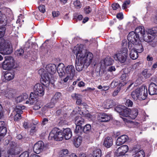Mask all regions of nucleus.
<instances>
[{
	"label": "nucleus",
	"instance_id": "1",
	"mask_svg": "<svg viewBox=\"0 0 157 157\" xmlns=\"http://www.w3.org/2000/svg\"><path fill=\"white\" fill-rule=\"evenodd\" d=\"M38 73L41 78L40 79L41 83L36 84L34 87V92L31 93L34 94V96H36L37 98L38 95L41 96L44 95V86H47L50 83L52 84L54 83L52 80H50L49 76L47 74H45L43 69H40L38 71Z\"/></svg>",
	"mask_w": 157,
	"mask_h": 157
},
{
	"label": "nucleus",
	"instance_id": "2",
	"mask_svg": "<svg viewBox=\"0 0 157 157\" xmlns=\"http://www.w3.org/2000/svg\"><path fill=\"white\" fill-rule=\"evenodd\" d=\"M57 71L60 76H65L66 75H67L69 76L74 77L75 70L73 65H68L65 68L64 64L61 63L58 64Z\"/></svg>",
	"mask_w": 157,
	"mask_h": 157
},
{
	"label": "nucleus",
	"instance_id": "3",
	"mask_svg": "<svg viewBox=\"0 0 157 157\" xmlns=\"http://www.w3.org/2000/svg\"><path fill=\"white\" fill-rule=\"evenodd\" d=\"M73 52L75 55H80L79 57L82 58V60L86 64L87 66H89L91 63L93 58V55L90 52H84V53L78 46L74 48Z\"/></svg>",
	"mask_w": 157,
	"mask_h": 157
},
{
	"label": "nucleus",
	"instance_id": "4",
	"mask_svg": "<svg viewBox=\"0 0 157 157\" xmlns=\"http://www.w3.org/2000/svg\"><path fill=\"white\" fill-rule=\"evenodd\" d=\"M5 34V32L0 31V53L3 55L10 54V44L6 42L2 38Z\"/></svg>",
	"mask_w": 157,
	"mask_h": 157
},
{
	"label": "nucleus",
	"instance_id": "5",
	"mask_svg": "<svg viewBox=\"0 0 157 157\" xmlns=\"http://www.w3.org/2000/svg\"><path fill=\"white\" fill-rule=\"evenodd\" d=\"M63 138L62 131L57 128H53L49 133V140H54L56 141H61Z\"/></svg>",
	"mask_w": 157,
	"mask_h": 157
},
{
	"label": "nucleus",
	"instance_id": "6",
	"mask_svg": "<svg viewBox=\"0 0 157 157\" xmlns=\"http://www.w3.org/2000/svg\"><path fill=\"white\" fill-rule=\"evenodd\" d=\"M128 49L126 48H122L120 51L114 55L115 60H118L121 63L126 61L128 55Z\"/></svg>",
	"mask_w": 157,
	"mask_h": 157
},
{
	"label": "nucleus",
	"instance_id": "7",
	"mask_svg": "<svg viewBox=\"0 0 157 157\" xmlns=\"http://www.w3.org/2000/svg\"><path fill=\"white\" fill-rule=\"evenodd\" d=\"M19 150V145L16 140L10 142V157H17V155L20 152Z\"/></svg>",
	"mask_w": 157,
	"mask_h": 157
},
{
	"label": "nucleus",
	"instance_id": "8",
	"mask_svg": "<svg viewBox=\"0 0 157 157\" xmlns=\"http://www.w3.org/2000/svg\"><path fill=\"white\" fill-rule=\"evenodd\" d=\"M76 59L75 61V68L78 71H80L82 70L85 66L87 67L88 66H86V64L82 59V58L79 57L80 55H76Z\"/></svg>",
	"mask_w": 157,
	"mask_h": 157
},
{
	"label": "nucleus",
	"instance_id": "9",
	"mask_svg": "<svg viewBox=\"0 0 157 157\" xmlns=\"http://www.w3.org/2000/svg\"><path fill=\"white\" fill-rule=\"evenodd\" d=\"M45 68L48 73L45 71L43 69H43L45 74H47L49 76L50 80H52L51 79L52 75H53L56 72L57 68L55 64H49L46 65Z\"/></svg>",
	"mask_w": 157,
	"mask_h": 157
},
{
	"label": "nucleus",
	"instance_id": "10",
	"mask_svg": "<svg viewBox=\"0 0 157 157\" xmlns=\"http://www.w3.org/2000/svg\"><path fill=\"white\" fill-rule=\"evenodd\" d=\"M137 35L133 31L129 33L127 36V39L128 41L132 44L133 45H136L138 44V42L140 40V37Z\"/></svg>",
	"mask_w": 157,
	"mask_h": 157
},
{
	"label": "nucleus",
	"instance_id": "11",
	"mask_svg": "<svg viewBox=\"0 0 157 157\" xmlns=\"http://www.w3.org/2000/svg\"><path fill=\"white\" fill-rule=\"evenodd\" d=\"M44 148V142L41 141H39L35 144L33 147V151L37 154L40 153L43 150Z\"/></svg>",
	"mask_w": 157,
	"mask_h": 157
},
{
	"label": "nucleus",
	"instance_id": "12",
	"mask_svg": "<svg viewBox=\"0 0 157 157\" xmlns=\"http://www.w3.org/2000/svg\"><path fill=\"white\" fill-rule=\"evenodd\" d=\"M128 150V147L126 145H122L116 151V155L117 156L124 155Z\"/></svg>",
	"mask_w": 157,
	"mask_h": 157
},
{
	"label": "nucleus",
	"instance_id": "13",
	"mask_svg": "<svg viewBox=\"0 0 157 157\" xmlns=\"http://www.w3.org/2000/svg\"><path fill=\"white\" fill-rule=\"evenodd\" d=\"M18 66V64L15 62L13 58L10 56V74L12 75V76L10 75V80L14 78V72L15 71V70H16L15 69L14 70H13L11 68L15 69Z\"/></svg>",
	"mask_w": 157,
	"mask_h": 157
},
{
	"label": "nucleus",
	"instance_id": "14",
	"mask_svg": "<svg viewBox=\"0 0 157 157\" xmlns=\"http://www.w3.org/2000/svg\"><path fill=\"white\" fill-rule=\"evenodd\" d=\"M116 110L117 111L119 112L121 115L122 116L127 117L130 115V113L131 112V110L128 108L125 107L124 109H120L119 107L116 108Z\"/></svg>",
	"mask_w": 157,
	"mask_h": 157
},
{
	"label": "nucleus",
	"instance_id": "15",
	"mask_svg": "<svg viewBox=\"0 0 157 157\" xmlns=\"http://www.w3.org/2000/svg\"><path fill=\"white\" fill-rule=\"evenodd\" d=\"M99 120L100 122H107L112 118L111 115L109 114L103 113L100 114L99 115Z\"/></svg>",
	"mask_w": 157,
	"mask_h": 157
},
{
	"label": "nucleus",
	"instance_id": "16",
	"mask_svg": "<svg viewBox=\"0 0 157 157\" xmlns=\"http://www.w3.org/2000/svg\"><path fill=\"white\" fill-rule=\"evenodd\" d=\"M143 89H136L135 90L132 91L131 94V96L132 98L134 100H137L138 99L139 100H141V98L140 97V92H142L143 90Z\"/></svg>",
	"mask_w": 157,
	"mask_h": 157
},
{
	"label": "nucleus",
	"instance_id": "17",
	"mask_svg": "<svg viewBox=\"0 0 157 157\" xmlns=\"http://www.w3.org/2000/svg\"><path fill=\"white\" fill-rule=\"evenodd\" d=\"M148 91L150 95L157 94V85L154 83H151L149 85Z\"/></svg>",
	"mask_w": 157,
	"mask_h": 157
},
{
	"label": "nucleus",
	"instance_id": "18",
	"mask_svg": "<svg viewBox=\"0 0 157 157\" xmlns=\"http://www.w3.org/2000/svg\"><path fill=\"white\" fill-rule=\"evenodd\" d=\"M2 67L3 69L10 71V56L5 57V60L2 64Z\"/></svg>",
	"mask_w": 157,
	"mask_h": 157
},
{
	"label": "nucleus",
	"instance_id": "19",
	"mask_svg": "<svg viewBox=\"0 0 157 157\" xmlns=\"http://www.w3.org/2000/svg\"><path fill=\"white\" fill-rule=\"evenodd\" d=\"M128 139V137L126 135H123L120 136L117 139L116 144L120 146L124 144Z\"/></svg>",
	"mask_w": 157,
	"mask_h": 157
},
{
	"label": "nucleus",
	"instance_id": "20",
	"mask_svg": "<svg viewBox=\"0 0 157 157\" xmlns=\"http://www.w3.org/2000/svg\"><path fill=\"white\" fill-rule=\"evenodd\" d=\"M133 157H144L145 153L143 150L139 151L138 148L134 149L132 150Z\"/></svg>",
	"mask_w": 157,
	"mask_h": 157
},
{
	"label": "nucleus",
	"instance_id": "21",
	"mask_svg": "<svg viewBox=\"0 0 157 157\" xmlns=\"http://www.w3.org/2000/svg\"><path fill=\"white\" fill-rule=\"evenodd\" d=\"M7 131V128L5 126V122L0 121V136L3 137L6 134Z\"/></svg>",
	"mask_w": 157,
	"mask_h": 157
},
{
	"label": "nucleus",
	"instance_id": "22",
	"mask_svg": "<svg viewBox=\"0 0 157 157\" xmlns=\"http://www.w3.org/2000/svg\"><path fill=\"white\" fill-rule=\"evenodd\" d=\"M143 89L142 92H140V97L142 98L141 100H143L145 99L147 95V87L144 85L142 86L138 89Z\"/></svg>",
	"mask_w": 157,
	"mask_h": 157
},
{
	"label": "nucleus",
	"instance_id": "23",
	"mask_svg": "<svg viewBox=\"0 0 157 157\" xmlns=\"http://www.w3.org/2000/svg\"><path fill=\"white\" fill-rule=\"evenodd\" d=\"M62 134L63 135V137L67 140L70 139L72 136V132L70 128L64 129L62 132Z\"/></svg>",
	"mask_w": 157,
	"mask_h": 157
},
{
	"label": "nucleus",
	"instance_id": "24",
	"mask_svg": "<svg viewBox=\"0 0 157 157\" xmlns=\"http://www.w3.org/2000/svg\"><path fill=\"white\" fill-rule=\"evenodd\" d=\"M37 100V98L34 96V94L31 93L29 100L26 101V103H29L31 105H33L35 104Z\"/></svg>",
	"mask_w": 157,
	"mask_h": 157
},
{
	"label": "nucleus",
	"instance_id": "25",
	"mask_svg": "<svg viewBox=\"0 0 157 157\" xmlns=\"http://www.w3.org/2000/svg\"><path fill=\"white\" fill-rule=\"evenodd\" d=\"M136 34H137L139 36V37L140 36H143L145 33V30L143 26H139L137 27L135 30V32Z\"/></svg>",
	"mask_w": 157,
	"mask_h": 157
},
{
	"label": "nucleus",
	"instance_id": "26",
	"mask_svg": "<svg viewBox=\"0 0 157 157\" xmlns=\"http://www.w3.org/2000/svg\"><path fill=\"white\" fill-rule=\"evenodd\" d=\"M113 141L112 138L110 137H107L105 138L103 145L107 148L110 147L113 144Z\"/></svg>",
	"mask_w": 157,
	"mask_h": 157
},
{
	"label": "nucleus",
	"instance_id": "27",
	"mask_svg": "<svg viewBox=\"0 0 157 157\" xmlns=\"http://www.w3.org/2000/svg\"><path fill=\"white\" fill-rule=\"evenodd\" d=\"M143 39L144 41L148 43L151 42L154 40V37L152 34L148 33L147 34H144L143 36Z\"/></svg>",
	"mask_w": 157,
	"mask_h": 157
},
{
	"label": "nucleus",
	"instance_id": "28",
	"mask_svg": "<svg viewBox=\"0 0 157 157\" xmlns=\"http://www.w3.org/2000/svg\"><path fill=\"white\" fill-rule=\"evenodd\" d=\"M113 101L112 100H107L105 102L104 108L105 109H109L111 108L114 105Z\"/></svg>",
	"mask_w": 157,
	"mask_h": 157
},
{
	"label": "nucleus",
	"instance_id": "29",
	"mask_svg": "<svg viewBox=\"0 0 157 157\" xmlns=\"http://www.w3.org/2000/svg\"><path fill=\"white\" fill-rule=\"evenodd\" d=\"M138 53L135 49H132L129 54L130 57L132 59H136L138 56Z\"/></svg>",
	"mask_w": 157,
	"mask_h": 157
},
{
	"label": "nucleus",
	"instance_id": "30",
	"mask_svg": "<svg viewBox=\"0 0 157 157\" xmlns=\"http://www.w3.org/2000/svg\"><path fill=\"white\" fill-rule=\"evenodd\" d=\"M28 97V95L26 93L23 94L21 96L16 98V101L17 102H20L27 99Z\"/></svg>",
	"mask_w": 157,
	"mask_h": 157
},
{
	"label": "nucleus",
	"instance_id": "31",
	"mask_svg": "<svg viewBox=\"0 0 157 157\" xmlns=\"http://www.w3.org/2000/svg\"><path fill=\"white\" fill-rule=\"evenodd\" d=\"M75 124L76 125L82 126L84 124V121L81 117H76L75 118Z\"/></svg>",
	"mask_w": 157,
	"mask_h": 157
},
{
	"label": "nucleus",
	"instance_id": "32",
	"mask_svg": "<svg viewBox=\"0 0 157 157\" xmlns=\"http://www.w3.org/2000/svg\"><path fill=\"white\" fill-rule=\"evenodd\" d=\"M131 113L129 117L132 119H135L138 114V109L137 108H134L132 110V111H131Z\"/></svg>",
	"mask_w": 157,
	"mask_h": 157
},
{
	"label": "nucleus",
	"instance_id": "33",
	"mask_svg": "<svg viewBox=\"0 0 157 157\" xmlns=\"http://www.w3.org/2000/svg\"><path fill=\"white\" fill-rule=\"evenodd\" d=\"M83 132L86 134H88L92 132L91 125L90 124L85 125L83 128Z\"/></svg>",
	"mask_w": 157,
	"mask_h": 157
},
{
	"label": "nucleus",
	"instance_id": "34",
	"mask_svg": "<svg viewBox=\"0 0 157 157\" xmlns=\"http://www.w3.org/2000/svg\"><path fill=\"white\" fill-rule=\"evenodd\" d=\"M104 62L105 66H110L114 62L113 60L110 57H106L104 59Z\"/></svg>",
	"mask_w": 157,
	"mask_h": 157
},
{
	"label": "nucleus",
	"instance_id": "35",
	"mask_svg": "<svg viewBox=\"0 0 157 157\" xmlns=\"http://www.w3.org/2000/svg\"><path fill=\"white\" fill-rule=\"evenodd\" d=\"M4 73V78H3V82H7L10 81V71H7Z\"/></svg>",
	"mask_w": 157,
	"mask_h": 157
},
{
	"label": "nucleus",
	"instance_id": "36",
	"mask_svg": "<svg viewBox=\"0 0 157 157\" xmlns=\"http://www.w3.org/2000/svg\"><path fill=\"white\" fill-rule=\"evenodd\" d=\"M82 141V137L78 136L77 138L74 139V144L76 147H78L81 144Z\"/></svg>",
	"mask_w": 157,
	"mask_h": 157
},
{
	"label": "nucleus",
	"instance_id": "37",
	"mask_svg": "<svg viewBox=\"0 0 157 157\" xmlns=\"http://www.w3.org/2000/svg\"><path fill=\"white\" fill-rule=\"evenodd\" d=\"M83 128L82 126L78 125H76L75 129V130L74 132L76 134H78V135H80L82 134L83 132Z\"/></svg>",
	"mask_w": 157,
	"mask_h": 157
},
{
	"label": "nucleus",
	"instance_id": "38",
	"mask_svg": "<svg viewBox=\"0 0 157 157\" xmlns=\"http://www.w3.org/2000/svg\"><path fill=\"white\" fill-rule=\"evenodd\" d=\"M68 153L67 149H63L59 152V157H66L68 155Z\"/></svg>",
	"mask_w": 157,
	"mask_h": 157
},
{
	"label": "nucleus",
	"instance_id": "39",
	"mask_svg": "<svg viewBox=\"0 0 157 157\" xmlns=\"http://www.w3.org/2000/svg\"><path fill=\"white\" fill-rule=\"evenodd\" d=\"M142 75L146 78H149L151 75L149 70L145 69L142 72Z\"/></svg>",
	"mask_w": 157,
	"mask_h": 157
},
{
	"label": "nucleus",
	"instance_id": "40",
	"mask_svg": "<svg viewBox=\"0 0 157 157\" xmlns=\"http://www.w3.org/2000/svg\"><path fill=\"white\" fill-rule=\"evenodd\" d=\"M135 48H134L139 53L142 52L144 50L142 44H137Z\"/></svg>",
	"mask_w": 157,
	"mask_h": 157
},
{
	"label": "nucleus",
	"instance_id": "41",
	"mask_svg": "<svg viewBox=\"0 0 157 157\" xmlns=\"http://www.w3.org/2000/svg\"><path fill=\"white\" fill-rule=\"evenodd\" d=\"M24 106H16L14 109V111L17 114H20V115L23 113L22 109H24Z\"/></svg>",
	"mask_w": 157,
	"mask_h": 157
},
{
	"label": "nucleus",
	"instance_id": "42",
	"mask_svg": "<svg viewBox=\"0 0 157 157\" xmlns=\"http://www.w3.org/2000/svg\"><path fill=\"white\" fill-rule=\"evenodd\" d=\"M101 152L100 149H97L94 151L93 157H101Z\"/></svg>",
	"mask_w": 157,
	"mask_h": 157
},
{
	"label": "nucleus",
	"instance_id": "43",
	"mask_svg": "<svg viewBox=\"0 0 157 157\" xmlns=\"http://www.w3.org/2000/svg\"><path fill=\"white\" fill-rule=\"evenodd\" d=\"M71 97L73 99H75L76 100L78 99H82V96L80 94H74L71 95Z\"/></svg>",
	"mask_w": 157,
	"mask_h": 157
},
{
	"label": "nucleus",
	"instance_id": "44",
	"mask_svg": "<svg viewBox=\"0 0 157 157\" xmlns=\"http://www.w3.org/2000/svg\"><path fill=\"white\" fill-rule=\"evenodd\" d=\"M73 19L76 20L77 21L78 20L80 21L83 18V16L81 15H78L77 13L74 14Z\"/></svg>",
	"mask_w": 157,
	"mask_h": 157
},
{
	"label": "nucleus",
	"instance_id": "45",
	"mask_svg": "<svg viewBox=\"0 0 157 157\" xmlns=\"http://www.w3.org/2000/svg\"><path fill=\"white\" fill-rule=\"evenodd\" d=\"M147 33L151 34L157 33V27H154L148 30Z\"/></svg>",
	"mask_w": 157,
	"mask_h": 157
},
{
	"label": "nucleus",
	"instance_id": "46",
	"mask_svg": "<svg viewBox=\"0 0 157 157\" xmlns=\"http://www.w3.org/2000/svg\"><path fill=\"white\" fill-rule=\"evenodd\" d=\"M24 52V51L23 49H20L17 50L15 52V55L17 56H21L23 55Z\"/></svg>",
	"mask_w": 157,
	"mask_h": 157
},
{
	"label": "nucleus",
	"instance_id": "47",
	"mask_svg": "<svg viewBox=\"0 0 157 157\" xmlns=\"http://www.w3.org/2000/svg\"><path fill=\"white\" fill-rule=\"evenodd\" d=\"M126 106L128 107H132L133 105V102L129 99H127L125 103Z\"/></svg>",
	"mask_w": 157,
	"mask_h": 157
},
{
	"label": "nucleus",
	"instance_id": "48",
	"mask_svg": "<svg viewBox=\"0 0 157 157\" xmlns=\"http://www.w3.org/2000/svg\"><path fill=\"white\" fill-rule=\"evenodd\" d=\"M38 128L36 125H34L32 127L30 131V132L31 133H34L35 132L38 130Z\"/></svg>",
	"mask_w": 157,
	"mask_h": 157
},
{
	"label": "nucleus",
	"instance_id": "49",
	"mask_svg": "<svg viewBox=\"0 0 157 157\" xmlns=\"http://www.w3.org/2000/svg\"><path fill=\"white\" fill-rule=\"evenodd\" d=\"M119 82L118 81H113L111 84V86L112 88H114L119 84Z\"/></svg>",
	"mask_w": 157,
	"mask_h": 157
},
{
	"label": "nucleus",
	"instance_id": "50",
	"mask_svg": "<svg viewBox=\"0 0 157 157\" xmlns=\"http://www.w3.org/2000/svg\"><path fill=\"white\" fill-rule=\"evenodd\" d=\"M39 10L41 12L44 13L45 11V6L44 5H41L39 6Z\"/></svg>",
	"mask_w": 157,
	"mask_h": 157
},
{
	"label": "nucleus",
	"instance_id": "51",
	"mask_svg": "<svg viewBox=\"0 0 157 157\" xmlns=\"http://www.w3.org/2000/svg\"><path fill=\"white\" fill-rule=\"evenodd\" d=\"M17 38V36H15V43H13V44H11V47L12 48H13V47L15 48L17 46L18 43V40Z\"/></svg>",
	"mask_w": 157,
	"mask_h": 157
},
{
	"label": "nucleus",
	"instance_id": "52",
	"mask_svg": "<svg viewBox=\"0 0 157 157\" xmlns=\"http://www.w3.org/2000/svg\"><path fill=\"white\" fill-rule=\"evenodd\" d=\"M73 4L75 6L79 8L81 7V5L80 2L78 0H75Z\"/></svg>",
	"mask_w": 157,
	"mask_h": 157
},
{
	"label": "nucleus",
	"instance_id": "53",
	"mask_svg": "<svg viewBox=\"0 0 157 157\" xmlns=\"http://www.w3.org/2000/svg\"><path fill=\"white\" fill-rule=\"evenodd\" d=\"M65 77H66L63 79V81L65 82H67L69 79H72L74 77L71 76H69V75H66Z\"/></svg>",
	"mask_w": 157,
	"mask_h": 157
},
{
	"label": "nucleus",
	"instance_id": "54",
	"mask_svg": "<svg viewBox=\"0 0 157 157\" xmlns=\"http://www.w3.org/2000/svg\"><path fill=\"white\" fill-rule=\"evenodd\" d=\"M19 157H29V153L28 151H25L22 153Z\"/></svg>",
	"mask_w": 157,
	"mask_h": 157
},
{
	"label": "nucleus",
	"instance_id": "55",
	"mask_svg": "<svg viewBox=\"0 0 157 157\" xmlns=\"http://www.w3.org/2000/svg\"><path fill=\"white\" fill-rule=\"evenodd\" d=\"M85 13L86 14H88L91 11V9L89 6H86L84 8Z\"/></svg>",
	"mask_w": 157,
	"mask_h": 157
},
{
	"label": "nucleus",
	"instance_id": "56",
	"mask_svg": "<svg viewBox=\"0 0 157 157\" xmlns=\"http://www.w3.org/2000/svg\"><path fill=\"white\" fill-rule=\"evenodd\" d=\"M21 118V115L20 114H17L14 117V120L15 121H18Z\"/></svg>",
	"mask_w": 157,
	"mask_h": 157
},
{
	"label": "nucleus",
	"instance_id": "57",
	"mask_svg": "<svg viewBox=\"0 0 157 157\" xmlns=\"http://www.w3.org/2000/svg\"><path fill=\"white\" fill-rule=\"evenodd\" d=\"M11 92L10 93L11 94V96L12 98H15L17 94V91L16 90L13 89L12 90H11Z\"/></svg>",
	"mask_w": 157,
	"mask_h": 157
},
{
	"label": "nucleus",
	"instance_id": "58",
	"mask_svg": "<svg viewBox=\"0 0 157 157\" xmlns=\"http://www.w3.org/2000/svg\"><path fill=\"white\" fill-rule=\"evenodd\" d=\"M112 7L113 9L114 10H116L118 8L120 7L118 3H114L112 5Z\"/></svg>",
	"mask_w": 157,
	"mask_h": 157
},
{
	"label": "nucleus",
	"instance_id": "59",
	"mask_svg": "<svg viewBox=\"0 0 157 157\" xmlns=\"http://www.w3.org/2000/svg\"><path fill=\"white\" fill-rule=\"evenodd\" d=\"M61 96V94L60 93H56L53 97L57 101H58L59 98Z\"/></svg>",
	"mask_w": 157,
	"mask_h": 157
},
{
	"label": "nucleus",
	"instance_id": "60",
	"mask_svg": "<svg viewBox=\"0 0 157 157\" xmlns=\"http://www.w3.org/2000/svg\"><path fill=\"white\" fill-rule=\"evenodd\" d=\"M55 105L54 104H53L51 102H50V103H47L46 104L45 106L49 108H53Z\"/></svg>",
	"mask_w": 157,
	"mask_h": 157
},
{
	"label": "nucleus",
	"instance_id": "61",
	"mask_svg": "<svg viewBox=\"0 0 157 157\" xmlns=\"http://www.w3.org/2000/svg\"><path fill=\"white\" fill-rule=\"evenodd\" d=\"M52 14L53 17H57L59 15L60 13L59 11H53Z\"/></svg>",
	"mask_w": 157,
	"mask_h": 157
},
{
	"label": "nucleus",
	"instance_id": "62",
	"mask_svg": "<svg viewBox=\"0 0 157 157\" xmlns=\"http://www.w3.org/2000/svg\"><path fill=\"white\" fill-rule=\"evenodd\" d=\"M128 75L127 74L124 73L122 74L121 77V79L123 81L125 80L126 78L128 76Z\"/></svg>",
	"mask_w": 157,
	"mask_h": 157
},
{
	"label": "nucleus",
	"instance_id": "63",
	"mask_svg": "<svg viewBox=\"0 0 157 157\" xmlns=\"http://www.w3.org/2000/svg\"><path fill=\"white\" fill-rule=\"evenodd\" d=\"M115 68L114 66H110L109 67L108 69V71L112 72L113 71H115Z\"/></svg>",
	"mask_w": 157,
	"mask_h": 157
},
{
	"label": "nucleus",
	"instance_id": "64",
	"mask_svg": "<svg viewBox=\"0 0 157 157\" xmlns=\"http://www.w3.org/2000/svg\"><path fill=\"white\" fill-rule=\"evenodd\" d=\"M38 102L37 100L36 101V102L35 104L33 106V109L35 110H37L40 109L41 108V106L40 105H37V103Z\"/></svg>",
	"mask_w": 157,
	"mask_h": 157
}]
</instances>
